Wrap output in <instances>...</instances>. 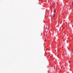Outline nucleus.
I'll return each mask as SVG.
<instances>
[{
  "label": "nucleus",
  "instance_id": "nucleus-3",
  "mask_svg": "<svg viewBox=\"0 0 73 73\" xmlns=\"http://www.w3.org/2000/svg\"><path fill=\"white\" fill-rule=\"evenodd\" d=\"M54 16H55V15H54V16H53V17H54Z\"/></svg>",
  "mask_w": 73,
  "mask_h": 73
},
{
  "label": "nucleus",
  "instance_id": "nucleus-2",
  "mask_svg": "<svg viewBox=\"0 0 73 73\" xmlns=\"http://www.w3.org/2000/svg\"><path fill=\"white\" fill-rule=\"evenodd\" d=\"M72 5H73V2L72 3Z\"/></svg>",
  "mask_w": 73,
  "mask_h": 73
},
{
  "label": "nucleus",
  "instance_id": "nucleus-1",
  "mask_svg": "<svg viewBox=\"0 0 73 73\" xmlns=\"http://www.w3.org/2000/svg\"><path fill=\"white\" fill-rule=\"evenodd\" d=\"M56 12V10H55L54 11V12Z\"/></svg>",
  "mask_w": 73,
  "mask_h": 73
},
{
  "label": "nucleus",
  "instance_id": "nucleus-4",
  "mask_svg": "<svg viewBox=\"0 0 73 73\" xmlns=\"http://www.w3.org/2000/svg\"><path fill=\"white\" fill-rule=\"evenodd\" d=\"M56 1H57V0H56Z\"/></svg>",
  "mask_w": 73,
  "mask_h": 73
}]
</instances>
